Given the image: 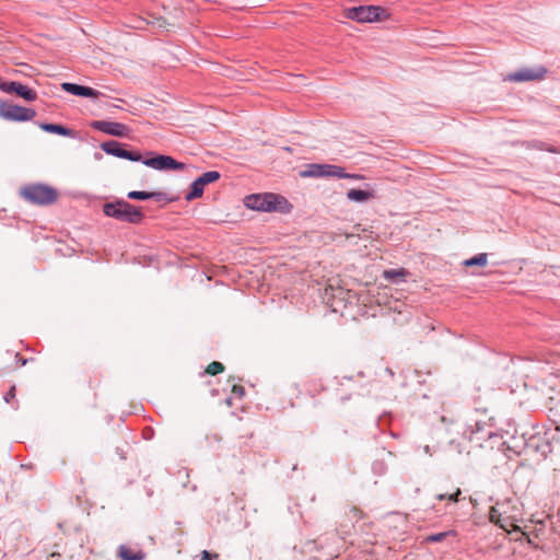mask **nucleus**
<instances>
[{"mask_svg":"<svg viewBox=\"0 0 560 560\" xmlns=\"http://www.w3.org/2000/svg\"><path fill=\"white\" fill-rule=\"evenodd\" d=\"M244 205L248 209L262 212H287L290 210V203L288 200L284 197L272 192L253 194L246 196L244 199Z\"/></svg>","mask_w":560,"mask_h":560,"instance_id":"nucleus-1","label":"nucleus"},{"mask_svg":"<svg viewBox=\"0 0 560 560\" xmlns=\"http://www.w3.org/2000/svg\"><path fill=\"white\" fill-rule=\"evenodd\" d=\"M103 212L106 217L133 224L140 223L143 219L141 209L125 200L106 202Z\"/></svg>","mask_w":560,"mask_h":560,"instance_id":"nucleus-2","label":"nucleus"},{"mask_svg":"<svg viewBox=\"0 0 560 560\" xmlns=\"http://www.w3.org/2000/svg\"><path fill=\"white\" fill-rule=\"evenodd\" d=\"M302 177H337L362 179L363 176L359 174L346 173L341 166L332 164H308L304 171L301 172Z\"/></svg>","mask_w":560,"mask_h":560,"instance_id":"nucleus-3","label":"nucleus"},{"mask_svg":"<svg viewBox=\"0 0 560 560\" xmlns=\"http://www.w3.org/2000/svg\"><path fill=\"white\" fill-rule=\"evenodd\" d=\"M22 196L35 205H50L57 200L58 192L50 186L36 184L24 187Z\"/></svg>","mask_w":560,"mask_h":560,"instance_id":"nucleus-4","label":"nucleus"},{"mask_svg":"<svg viewBox=\"0 0 560 560\" xmlns=\"http://www.w3.org/2000/svg\"><path fill=\"white\" fill-rule=\"evenodd\" d=\"M347 16L360 23H372L386 19L388 14L377 5H360L348 9Z\"/></svg>","mask_w":560,"mask_h":560,"instance_id":"nucleus-5","label":"nucleus"},{"mask_svg":"<svg viewBox=\"0 0 560 560\" xmlns=\"http://www.w3.org/2000/svg\"><path fill=\"white\" fill-rule=\"evenodd\" d=\"M36 116L33 108L0 102V117L8 121H30Z\"/></svg>","mask_w":560,"mask_h":560,"instance_id":"nucleus-6","label":"nucleus"},{"mask_svg":"<svg viewBox=\"0 0 560 560\" xmlns=\"http://www.w3.org/2000/svg\"><path fill=\"white\" fill-rule=\"evenodd\" d=\"M550 431L544 434L537 433L532 435L524 444L525 451L534 452L542 457H547L552 453V442L549 438Z\"/></svg>","mask_w":560,"mask_h":560,"instance_id":"nucleus-7","label":"nucleus"},{"mask_svg":"<svg viewBox=\"0 0 560 560\" xmlns=\"http://www.w3.org/2000/svg\"><path fill=\"white\" fill-rule=\"evenodd\" d=\"M220 178V173L217 171H208L201 176L196 178L191 184L190 191L186 195L185 199L191 201L196 198H200L203 194L205 186L211 184Z\"/></svg>","mask_w":560,"mask_h":560,"instance_id":"nucleus-8","label":"nucleus"},{"mask_svg":"<svg viewBox=\"0 0 560 560\" xmlns=\"http://www.w3.org/2000/svg\"><path fill=\"white\" fill-rule=\"evenodd\" d=\"M547 73V69L542 66L538 68H522L514 72L509 73L504 81H514V82H527V81H539L545 78Z\"/></svg>","mask_w":560,"mask_h":560,"instance_id":"nucleus-9","label":"nucleus"},{"mask_svg":"<svg viewBox=\"0 0 560 560\" xmlns=\"http://www.w3.org/2000/svg\"><path fill=\"white\" fill-rule=\"evenodd\" d=\"M91 127L106 135L120 138L127 137L130 132V128L127 125L116 121L94 120Z\"/></svg>","mask_w":560,"mask_h":560,"instance_id":"nucleus-10","label":"nucleus"},{"mask_svg":"<svg viewBox=\"0 0 560 560\" xmlns=\"http://www.w3.org/2000/svg\"><path fill=\"white\" fill-rule=\"evenodd\" d=\"M142 163L154 170H183L185 164L177 162L170 155H158L151 159L143 160Z\"/></svg>","mask_w":560,"mask_h":560,"instance_id":"nucleus-11","label":"nucleus"},{"mask_svg":"<svg viewBox=\"0 0 560 560\" xmlns=\"http://www.w3.org/2000/svg\"><path fill=\"white\" fill-rule=\"evenodd\" d=\"M505 435L506 443L502 455L509 459H512L521 455L522 451L525 450L524 444L526 441L523 439V436L517 438L514 434L509 433L508 431H505Z\"/></svg>","mask_w":560,"mask_h":560,"instance_id":"nucleus-12","label":"nucleus"},{"mask_svg":"<svg viewBox=\"0 0 560 560\" xmlns=\"http://www.w3.org/2000/svg\"><path fill=\"white\" fill-rule=\"evenodd\" d=\"M61 89L72 95L82 96V97L98 98V97L103 96V93L95 89L84 86V85H79L75 83L65 82L61 84Z\"/></svg>","mask_w":560,"mask_h":560,"instance_id":"nucleus-13","label":"nucleus"},{"mask_svg":"<svg viewBox=\"0 0 560 560\" xmlns=\"http://www.w3.org/2000/svg\"><path fill=\"white\" fill-rule=\"evenodd\" d=\"M503 512L500 509V504L497 503L495 505H492V524L499 525L502 529L505 532H510L509 527H517L514 524V517L508 516L505 518H502Z\"/></svg>","mask_w":560,"mask_h":560,"instance_id":"nucleus-14","label":"nucleus"},{"mask_svg":"<svg viewBox=\"0 0 560 560\" xmlns=\"http://www.w3.org/2000/svg\"><path fill=\"white\" fill-rule=\"evenodd\" d=\"M129 199H136V200H147V199H155L158 201L165 200L166 195L164 192H147V191H139V190H132L128 192Z\"/></svg>","mask_w":560,"mask_h":560,"instance_id":"nucleus-15","label":"nucleus"},{"mask_svg":"<svg viewBox=\"0 0 560 560\" xmlns=\"http://www.w3.org/2000/svg\"><path fill=\"white\" fill-rule=\"evenodd\" d=\"M101 149L109 154V155H113V156H116V158H119V159H122L124 154H125V149L121 147V144L117 141H114V140H110V141H106V142H103L101 144Z\"/></svg>","mask_w":560,"mask_h":560,"instance_id":"nucleus-16","label":"nucleus"},{"mask_svg":"<svg viewBox=\"0 0 560 560\" xmlns=\"http://www.w3.org/2000/svg\"><path fill=\"white\" fill-rule=\"evenodd\" d=\"M121 560H143L145 555L142 550H133L128 546L121 545L118 550Z\"/></svg>","mask_w":560,"mask_h":560,"instance_id":"nucleus-17","label":"nucleus"},{"mask_svg":"<svg viewBox=\"0 0 560 560\" xmlns=\"http://www.w3.org/2000/svg\"><path fill=\"white\" fill-rule=\"evenodd\" d=\"M39 128L46 132L56 133L63 137H73V130L66 128L62 125L43 122L39 125Z\"/></svg>","mask_w":560,"mask_h":560,"instance_id":"nucleus-18","label":"nucleus"},{"mask_svg":"<svg viewBox=\"0 0 560 560\" xmlns=\"http://www.w3.org/2000/svg\"><path fill=\"white\" fill-rule=\"evenodd\" d=\"M347 198L351 201L363 202L374 198V192L361 189H350L347 192Z\"/></svg>","mask_w":560,"mask_h":560,"instance_id":"nucleus-19","label":"nucleus"},{"mask_svg":"<svg viewBox=\"0 0 560 560\" xmlns=\"http://www.w3.org/2000/svg\"><path fill=\"white\" fill-rule=\"evenodd\" d=\"M15 94L28 102H33L37 98V93L21 82L18 84Z\"/></svg>","mask_w":560,"mask_h":560,"instance_id":"nucleus-20","label":"nucleus"},{"mask_svg":"<svg viewBox=\"0 0 560 560\" xmlns=\"http://www.w3.org/2000/svg\"><path fill=\"white\" fill-rule=\"evenodd\" d=\"M407 272L405 269H389L383 272V277L389 281H404Z\"/></svg>","mask_w":560,"mask_h":560,"instance_id":"nucleus-21","label":"nucleus"},{"mask_svg":"<svg viewBox=\"0 0 560 560\" xmlns=\"http://www.w3.org/2000/svg\"><path fill=\"white\" fill-rule=\"evenodd\" d=\"M506 443L504 433L492 432V451L495 448L498 453H503Z\"/></svg>","mask_w":560,"mask_h":560,"instance_id":"nucleus-22","label":"nucleus"},{"mask_svg":"<svg viewBox=\"0 0 560 560\" xmlns=\"http://www.w3.org/2000/svg\"><path fill=\"white\" fill-rule=\"evenodd\" d=\"M488 264V254L487 253H481V254H478L469 259H466L463 265L465 267H472V266H481V267H485L487 266Z\"/></svg>","mask_w":560,"mask_h":560,"instance_id":"nucleus-23","label":"nucleus"},{"mask_svg":"<svg viewBox=\"0 0 560 560\" xmlns=\"http://www.w3.org/2000/svg\"><path fill=\"white\" fill-rule=\"evenodd\" d=\"M18 84H20V82L18 81H11V82H1L0 83V91L4 92V93H15L16 92V89H18Z\"/></svg>","mask_w":560,"mask_h":560,"instance_id":"nucleus-24","label":"nucleus"},{"mask_svg":"<svg viewBox=\"0 0 560 560\" xmlns=\"http://www.w3.org/2000/svg\"><path fill=\"white\" fill-rule=\"evenodd\" d=\"M223 370H224L223 364L218 361H214L208 365L207 373H209L211 375H217V374L223 372Z\"/></svg>","mask_w":560,"mask_h":560,"instance_id":"nucleus-25","label":"nucleus"},{"mask_svg":"<svg viewBox=\"0 0 560 560\" xmlns=\"http://www.w3.org/2000/svg\"><path fill=\"white\" fill-rule=\"evenodd\" d=\"M122 159H126V160H129V161H132V162H140V161L142 162L141 154L139 152H137V151H128V150H126Z\"/></svg>","mask_w":560,"mask_h":560,"instance_id":"nucleus-26","label":"nucleus"},{"mask_svg":"<svg viewBox=\"0 0 560 560\" xmlns=\"http://www.w3.org/2000/svg\"><path fill=\"white\" fill-rule=\"evenodd\" d=\"M447 534L448 533H446V532L433 534V535L428 536L427 540L432 541V542H439V541H442L447 536Z\"/></svg>","mask_w":560,"mask_h":560,"instance_id":"nucleus-27","label":"nucleus"},{"mask_svg":"<svg viewBox=\"0 0 560 560\" xmlns=\"http://www.w3.org/2000/svg\"><path fill=\"white\" fill-rule=\"evenodd\" d=\"M459 494H460V490L458 489L455 493L450 494V495H446V494H439V495H438V499H439V500H444V499H446V498H447L448 500L456 502V501L458 500V495H459Z\"/></svg>","mask_w":560,"mask_h":560,"instance_id":"nucleus-28","label":"nucleus"},{"mask_svg":"<svg viewBox=\"0 0 560 560\" xmlns=\"http://www.w3.org/2000/svg\"><path fill=\"white\" fill-rule=\"evenodd\" d=\"M15 397V386H12L4 396V400L10 402Z\"/></svg>","mask_w":560,"mask_h":560,"instance_id":"nucleus-29","label":"nucleus"},{"mask_svg":"<svg viewBox=\"0 0 560 560\" xmlns=\"http://www.w3.org/2000/svg\"><path fill=\"white\" fill-rule=\"evenodd\" d=\"M233 393H235L238 396H243L245 390L242 386L234 385L233 386Z\"/></svg>","mask_w":560,"mask_h":560,"instance_id":"nucleus-30","label":"nucleus"},{"mask_svg":"<svg viewBox=\"0 0 560 560\" xmlns=\"http://www.w3.org/2000/svg\"><path fill=\"white\" fill-rule=\"evenodd\" d=\"M210 553L207 550L202 551V560H209Z\"/></svg>","mask_w":560,"mask_h":560,"instance_id":"nucleus-31","label":"nucleus"},{"mask_svg":"<svg viewBox=\"0 0 560 560\" xmlns=\"http://www.w3.org/2000/svg\"><path fill=\"white\" fill-rule=\"evenodd\" d=\"M423 451H424V453H427V454H431V453H430V447H429L428 445H425V446H424Z\"/></svg>","mask_w":560,"mask_h":560,"instance_id":"nucleus-32","label":"nucleus"},{"mask_svg":"<svg viewBox=\"0 0 560 560\" xmlns=\"http://www.w3.org/2000/svg\"><path fill=\"white\" fill-rule=\"evenodd\" d=\"M495 273H497V271H495V270H492V271H491L492 277H493Z\"/></svg>","mask_w":560,"mask_h":560,"instance_id":"nucleus-33","label":"nucleus"}]
</instances>
